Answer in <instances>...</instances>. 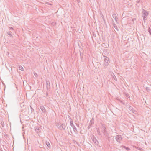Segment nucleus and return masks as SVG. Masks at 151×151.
Masks as SVG:
<instances>
[{
  "label": "nucleus",
  "instance_id": "obj_31",
  "mask_svg": "<svg viewBox=\"0 0 151 151\" xmlns=\"http://www.w3.org/2000/svg\"><path fill=\"white\" fill-rule=\"evenodd\" d=\"M126 96L127 97H129V96L127 94H127H126Z\"/></svg>",
  "mask_w": 151,
  "mask_h": 151
},
{
  "label": "nucleus",
  "instance_id": "obj_2",
  "mask_svg": "<svg viewBox=\"0 0 151 151\" xmlns=\"http://www.w3.org/2000/svg\"><path fill=\"white\" fill-rule=\"evenodd\" d=\"M115 139L118 142L120 143L121 142V141L122 140V138L121 135H117L116 136Z\"/></svg>",
  "mask_w": 151,
  "mask_h": 151
},
{
  "label": "nucleus",
  "instance_id": "obj_9",
  "mask_svg": "<svg viewBox=\"0 0 151 151\" xmlns=\"http://www.w3.org/2000/svg\"><path fill=\"white\" fill-rule=\"evenodd\" d=\"M112 16L115 19V21H116V22L117 23H118L117 19L118 18L117 17V16L116 15V14L115 13H114L112 14Z\"/></svg>",
  "mask_w": 151,
  "mask_h": 151
},
{
  "label": "nucleus",
  "instance_id": "obj_13",
  "mask_svg": "<svg viewBox=\"0 0 151 151\" xmlns=\"http://www.w3.org/2000/svg\"><path fill=\"white\" fill-rule=\"evenodd\" d=\"M129 109L130 110V111L133 112V113H134V112L135 111L134 110V109L133 108L130 106H129Z\"/></svg>",
  "mask_w": 151,
  "mask_h": 151
},
{
  "label": "nucleus",
  "instance_id": "obj_5",
  "mask_svg": "<svg viewBox=\"0 0 151 151\" xmlns=\"http://www.w3.org/2000/svg\"><path fill=\"white\" fill-rule=\"evenodd\" d=\"M101 131L103 133H106V131L105 124H101Z\"/></svg>",
  "mask_w": 151,
  "mask_h": 151
},
{
  "label": "nucleus",
  "instance_id": "obj_20",
  "mask_svg": "<svg viewBox=\"0 0 151 151\" xmlns=\"http://www.w3.org/2000/svg\"><path fill=\"white\" fill-rule=\"evenodd\" d=\"M125 149H126L127 150H129L130 149L128 147H126V146H123V147Z\"/></svg>",
  "mask_w": 151,
  "mask_h": 151
},
{
  "label": "nucleus",
  "instance_id": "obj_25",
  "mask_svg": "<svg viewBox=\"0 0 151 151\" xmlns=\"http://www.w3.org/2000/svg\"><path fill=\"white\" fill-rule=\"evenodd\" d=\"M9 30H14L13 28L12 27H10L9 28Z\"/></svg>",
  "mask_w": 151,
  "mask_h": 151
},
{
  "label": "nucleus",
  "instance_id": "obj_7",
  "mask_svg": "<svg viewBox=\"0 0 151 151\" xmlns=\"http://www.w3.org/2000/svg\"><path fill=\"white\" fill-rule=\"evenodd\" d=\"M46 88L47 90H49L50 89V82L49 81L47 80L46 81Z\"/></svg>",
  "mask_w": 151,
  "mask_h": 151
},
{
  "label": "nucleus",
  "instance_id": "obj_6",
  "mask_svg": "<svg viewBox=\"0 0 151 151\" xmlns=\"http://www.w3.org/2000/svg\"><path fill=\"white\" fill-rule=\"evenodd\" d=\"M93 142L96 145H98V141L96 140L95 137L93 135L91 137Z\"/></svg>",
  "mask_w": 151,
  "mask_h": 151
},
{
  "label": "nucleus",
  "instance_id": "obj_28",
  "mask_svg": "<svg viewBox=\"0 0 151 151\" xmlns=\"http://www.w3.org/2000/svg\"><path fill=\"white\" fill-rule=\"evenodd\" d=\"M137 3H139L140 2V1L139 0H138L137 1H136Z\"/></svg>",
  "mask_w": 151,
  "mask_h": 151
},
{
  "label": "nucleus",
  "instance_id": "obj_27",
  "mask_svg": "<svg viewBox=\"0 0 151 151\" xmlns=\"http://www.w3.org/2000/svg\"><path fill=\"white\" fill-rule=\"evenodd\" d=\"M34 75H35V76L36 77H37V74L35 73H34Z\"/></svg>",
  "mask_w": 151,
  "mask_h": 151
},
{
  "label": "nucleus",
  "instance_id": "obj_33",
  "mask_svg": "<svg viewBox=\"0 0 151 151\" xmlns=\"http://www.w3.org/2000/svg\"><path fill=\"white\" fill-rule=\"evenodd\" d=\"M0 151H3L1 150H0Z\"/></svg>",
  "mask_w": 151,
  "mask_h": 151
},
{
  "label": "nucleus",
  "instance_id": "obj_26",
  "mask_svg": "<svg viewBox=\"0 0 151 151\" xmlns=\"http://www.w3.org/2000/svg\"><path fill=\"white\" fill-rule=\"evenodd\" d=\"M92 125H91V124H90H90H89V126L88 127V128L89 129L90 128H91V127H92Z\"/></svg>",
  "mask_w": 151,
  "mask_h": 151
},
{
  "label": "nucleus",
  "instance_id": "obj_18",
  "mask_svg": "<svg viewBox=\"0 0 151 151\" xmlns=\"http://www.w3.org/2000/svg\"><path fill=\"white\" fill-rule=\"evenodd\" d=\"M97 131L98 134L99 135H101V134L99 129H97Z\"/></svg>",
  "mask_w": 151,
  "mask_h": 151
},
{
  "label": "nucleus",
  "instance_id": "obj_30",
  "mask_svg": "<svg viewBox=\"0 0 151 151\" xmlns=\"http://www.w3.org/2000/svg\"><path fill=\"white\" fill-rule=\"evenodd\" d=\"M46 95H47V96H48V93H47V92H46Z\"/></svg>",
  "mask_w": 151,
  "mask_h": 151
},
{
  "label": "nucleus",
  "instance_id": "obj_17",
  "mask_svg": "<svg viewBox=\"0 0 151 151\" xmlns=\"http://www.w3.org/2000/svg\"><path fill=\"white\" fill-rule=\"evenodd\" d=\"M46 145L49 148H50V143L49 142H46Z\"/></svg>",
  "mask_w": 151,
  "mask_h": 151
},
{
  "label": "nucleus",
  "instance_id": "obj_24",
  "mask_svg": "<svg viewBox=\"0 0 151 151\" xmlns=\"http://www.w3.org/2000/svg\"><path fill=\"white\" fill-rule=\"evenodd\" d=\"M117 99L119 100V101H120L124 105V104L123 103L122 101L119 99Z\"/></svg>",
  "mask_w": 151,
  "mask_h": 151
},
{
  "label": "nucleus",
  "instance_id": "obj_22",
  "mask_svg": "<svg viewBox=\"0 0 151 151\" xmlns=\"http://www.w3.org/2000/svg\"><path fill=\"white\" fill-rule=\"evenodd\" d=\"M19 70L22 71H23V68L22 66H20L19 67Z\"/></svg>",
  "mask_w": 151,
  "mask_h": 151
},
{
  "label": "nucleus",
  "instance_id": "obj_3",
  "mask_svg": "<svg viewBox=\"0 0 151 151\" xmlns=\"http://www.w3.org/2000/svg\"><path fill=\"white\" fill-rule=\"evenodd\" d=\"M106 58L104 59V66H107L108 65V64L109 63V59L106 56H104Z\"/></svg>",
  "mask_w": 151,
  "mask_h": 151
},
{
  "label": "nucleus",
  "instance_id": "obj_4",
  "mask_svg": "<svg viewBox=\"0 0 151 151\" xmlns=\"http://www.w3.org/2000/svg\"><path fill=\"white\" fill-rule=\"evenodd\" d=\"M142 12L143 14V17L144 20H145L146 17H147L148 15V13L144 9H143Z\"/></svg>",
  "mask_w": 151,
  "mask_h": 151
},
{
  "label": "nucleus",
  "instance_id": "obj_23",
  "mask_svg": "<svg viewBox=\"0 0 151 151\" xmlns=\"http://www.w3.org/2000/svg\"><path fill=\"white\" fill-rule=\"evenodd\" d=\"M96 35L95 34L94 32H93V35L92 36V38L93 37H96Z\"/></svg>",
  "mask_w": 151,
  "mask_h": 151
},
{
  "label": "nucleus",
  "instance_id": "obj_29",
  "mask_svg": "<svg viewBox=\"0 0 151 151\" xmlns=\"http://www.w3.org/2000/svg\"><path fill=\"white\" fill-rule=\"evenodd\" d=\"M114 79L116 81V80H117V79H116V77L115 76V78H114Z\"/></svg>",
  "mask_w": 151,
  "mask_h": 151
},
{
  "label": "nucleus",
  "instance_id": "obj_21",
  "mask_svg": "<svg viewBox=\"0 0 151 151\" xmlns=\"http://www.w3.org/2000/svg\"><path fill=\"white\" fill-rule=\"evenodd\" d=\"M148 32L151 35V29L150 27L148 29Z\"/></svg>",
  "mask_w": 151,
  "mask_h": 151
},
{
  "label": "nucleus",
  "instance_id": "obj_1",
  "mask_svg": "<svg viewBox=\"0 0 151 151\" xmlns=\"http://www.w3.org/2000/svg\"><path fill=\"white\" fill-rule=\"evenodd\" d=\"M70 125L73 128V131L76 133L77 132V129H76V127L75 126V125L73 124V122L72 120V119L71 118H70Z\"/></svg>",
  "mask_w": 151,
  "mask_h": 151
},
{
  "label": "nucleus",
  "instance_id": "obj_19",
  "mask_svg": "<svg viewBox=\"0 0 151 151\" xmlns=\"http://www.w3.org/2000/svg\"><path fill=\"white\" fill-rule=\"evenodd\" d=\"M61 123H57L56 124V126L59 129V128H60V125L61 124Z\"/></svg>",
  "mask_w": 151,
  "mask_h": 151
},
{
  "label": "nucleus",
  "instance_id": "obj_10",
  "mask_svg": "<svg viewBox=\"0 0 151 151\" xmlns=\"http://www.w3.org/2000/svg\"><path fill=\"white\" fill-rule=\"evenodd\" d=\"M40 109H41L42 112L45 113L46 112V110H45V108L43 106H41L40 107Z\"/></svg>",
  "mask_w": 151,
  "mask_h": 151
},
{
  "label": "nucleus",
  "instance_id": "obj_11",
  "mask_svg": "<svg viewBox=\"0 0 151 151\" xmlns=\"http://www.w3.org/2000/svg\"><path fill=\"white\" fill-rule=\"evenodd\" d=\"M41 130V128L39 127H37L35 129V131L37 132H39Z\"/></svg>",
  "mask_w": 151,
  "mask_h": 151
},
{
  "label": "nucleus",
  "instance_id": "obj_14",
  "mask_svg": "<svg viewBox=\"0 0 151 151\" xmlns=\"http://www.w3.org/2000/svg\"><path fill=\"white\" fill-rule=\"evenodd\" d=\"M7 32V34L8 35H9L10 37H12V32H11L9 31H8V32Z\"/></svg>",
  "mask_w": 151,
  "mask_h": 151
},
{
  "label": "nucleus",
  "instance_id": "obj_15",
  "mask_svg": "<svg viewBox=\"0 0 151 151\" xmlns=\"http://www.w3.org/2000/svg\"><path fill=\"white\" fill-rule=\"evenodd\" d=\"M105 137H106L107 139H108L109 137V134L108 133H107L106 132V133H104Z\"/></svg>",
  "mask_w": 151,
  "mask_h": 151
},
{
  "label": "nucleus",
  "instance_id": "obj_8",
  "mask_svg": "<svg viewBox=\"0 0 151 151\" xmlns=\"http://www.w3.org/2000/svg\"><path fill=\"white\" fill-rule=\"evenodd\" d=\"M66 127V125L64 124L61 123L59 129L61 130L65 129Z\"/></svg>",
  "mask_w": 151,
  "mask_h": 151
},
{
  "label": "nucleus",
  "instance_id": "obj_16",
  "mask_svg": "<svg viewBox=\"0 0 151 151\" xmlns=\"http://www.w3.org/2000/svg\"><path fill=\"white\" fill-rule=\"evenodd\" d=\"M94 123V120L93 118L90 121V123L91 124V125L93 124Z\"/></svg>",
  "mask_w": 151,
  "mask_h": 151
},
{
  "label": "nucleus",
  "instance_id": "obj_12",
  "mask_svg": "<svg viewBox=\"0 0 151 151\" xmlns=\"http://www.w3.org/2000/svg\"><path fill=\"white\" fill-rule=\"evenodd\" d=\"M113 25L114 27L117 31L119 30L118 27L115 24V23L114 22L113 23Z\"/></svg>",
  "mask_w": 151,
  "mask_h": 151
},
{
  "label": "nucleus",
  "instance_id": "obj_32",
  "mask_svg": "<svg viewBox=\"0 0 151 151\" xmlns=\"http://www.w3.org/2000/svg\"><path fill=\"white\" fill-rule=\"evenodd\" d=\"M76 125L78 127H79V125L78 124H76Z\"/></svg>",
  "mask_w": 151,
  "mask_h": 151
}]
</instances>
